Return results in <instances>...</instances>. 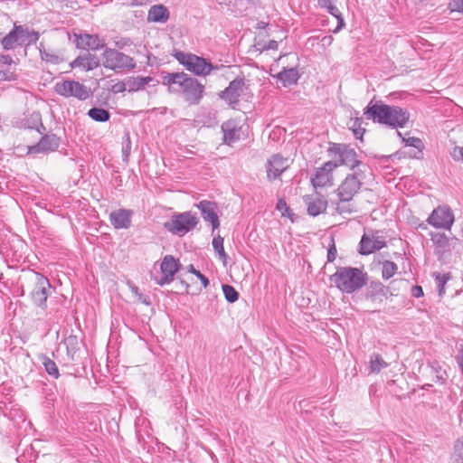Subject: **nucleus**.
Listing matches in <instances>:
<instances>
[{"label":"nucleus","instance_id":"obj_43","mask_svg":"<svg viewBox=\"0 0 463 463\" xmlns=\"http://www.w3.org/2000/svg\"><path fill=\"white\" fill-rule=\"evenodd\" d=\"M113 43L118 49H124L131 46L133 44V41L128 37H116L113 38Z\"/></svg>","mask_w":463,"mask_h":463},{"label":"nucleus","instance_id":"obj_2","mask_svg":"<svg viewBox=\"0 0 463 463\" xmlns=\"http://www.w3.org/2000/svg\"><path fill=\"white\" fill-rule=\"evenodd\" d=\"M364 115L367 119L392 128H404L410 119V113L405 109L373 101L365 107Z\"/></svg>","mask_w":463,"mask_h":463},{"label":"nucleus","instance_id":"obj_10","mask_svg":"<svg viewBox=\"0 0 463 463\" xmlns=\"http://www.w3.org/2000/svg\"><path fill=\"white\" fill-rule=\"evenodd\" d=\"M455 222V216L448 205H439L427 219V222L435 229L450 231Z\"/></svg>","mask_w":463,"mask_h":463},{"label":"nucleus","instance_id":"obj_45","mask_svg":"<svg viewBox=\"0 0 463 463\" xmlns=\"http://www.w3.org/2000/svg\"><path fill=\"white\" fill-rule=\"evenodd\" d=\"M337 250L333 237H330V242L327 249V261L333 262L336 258Z\"/></svg>","mask_w":463,"mask_h":463},{"label":"nucleus","instance_id":"obj_56","mask_svg":"<svg viewBox=\"0 0 463 463\" xmlns=\"http://www.w3.org/2000/svg\"><path fill=\"white\" fill-rule=\"evenodd\" d=\"M248 3V0H230L229 3L227 5H245L246 4Z\"/></svg>","mask_w":463,"mask_h":463},{"label":"nucleus","instance_id":"obj_32","mask_svg":"<svg viewBox=\"0 0 463 463\" xmlns=\"http://www.w3.org/2000/svg\"><path fill=\"white\" fill-rule=\"evenodd\" d=\"M42 364L46 371V373L54 379H58L60 377V373L58 366L54 361L49 358L45 354H42L40 357Z\"/></svg>","mask_w":463,"mask_h":463},{"label":"nucleus","instance_id":"obj_20","mask_svg":"<svg viewBox=\"0 0 463 463\" xmlns=\"http://www.w3.org/2000/svg\"><path fill=\"white\" fill-rule=\"evenodd\" d=\"M60 146V137L54 134L43 136L40 141L29 148L30 153H47L55 151Z\"/></svg>","mask_w":463,"mask_h":463},{"label":"nucleus","instance_id":"obj_33","mask_svg":"<svg viewBox=\"0 0 463 463\" xmlns=\"http://www.w3.org/2000/svg\"><path fill=\"white\" fill-rule=\"evenodd\" d=\"M213 247L214 251L216 252L220 260L222 261L223 265L227 264L228 255L224 250L223 247V238L220 235H217L213 240Z\"/></svg>","mask_w":463,"mask_h":463},{"label":"nucleus","instance_id":"obj_26","mask_svg":"<svg viewBox=\"0 0 463 463\" xmlns=\"http://www.w3.org/2000/svg\"><path fill=\"white\" fill-rule=\"evenodd\" d=\"M99 59L95 55H93L90 52L77 57L71 62L72 68L81 67L86 71L94 70L95 68L99 67Z\"/></svg>","mask_w":463,"mask_h":463},{"label":"nucleus","instance_id":"obj_46","mask_svg":"<svg viewBox=\"0 0 463 463\" xmlns=\"http://www.w3.org/2000/svg\"><path fill=\"white\" fill-rule=\"evenodd\" d=\"M405 145L408 146H412L418 149V152L421 151L422 142L419 137H411L408 138H402Z\"/></svg>","mask_w":463,"mask_h":463},{"label":"nucleus","instance_id":"obj_61","mask_svg":"<svg viewBox=\"0 0 463 463\" xmlns=\"http://www.w3.org/2000/svg\"><path fill=\"white\" fill-rule=\"evenodd\" d=\"M354 128H360V121L358 118L355 119L354 123V126H353Z\"/></svg>","mask_w":463,"mask_h":463},{"label":"nucleus","instance_id":"obj_18","mask_svg":"<svg viewBox=\"0 0 463 463\" xmlns=\"http://www.w3.org/2000/svg\"><path fill=\"white\" fill-rule=\"evenodd\" d=\"M134 212L130 209L120 208L109 213L110 224L117 230H127L132 225Z\"/></svg>","mask_w":463,"mask_h":463},{"label":"nucleus","instance_id":"obj_52","mask_svg":"<svg viewBox=\"0 0 463 463\" xmlns=\"http://www.w3.org/2000/svg\"><path fill=\"white\" fill-rule=\"evenodd\" d=\"M455 449L458 453V456L463 458V437L458 439Z\"/></svg>","mask_w":463,"mask_h":463},{"label":"nucleus","instance_id":"obj_34","mask_svg":"<svg viewBox=\"0 0 463 463\" xmlns=\"http://www.w3.org/2000/svg\"><path fill=\"white\" fill-rule=\"evenodd\" d=\"M151 80H152V78H150V77L138 76V77H135V78H130L127 82V84L128 86V90L129 91H137V90H142Z\"/></svg>","mask_w":463,"mask_h":463},{"label":"nucleus","instance_id":"obj_55","mask_svg":"<svg viewBox=\"0 0 463 463\" xmlns=\"http://www.w3.org/2000/svg\"><path fill=\"white\" fill-rule=\"evenodd\" d=\"M277 209L280 212H283V210L288 211V207L287 206V203L284 200H279L277 203Z\"/></svg>","mask_w":463,"mask_h":463},{"label":"nucleus","instance_id":"obj_12","mask_svg":"<svg viewBox=\"0 0 463 463\" xmlns=\"http://www.w3.org/2000/svg\"><path fill=\"white\" fill-rule=\"evenodd\" d=\"M430 240L434 246V253L439 260H445L451 252V241H458L456 237L449 238L442 232H430Z\"/></svg>","mask_w":463,"mask_h":463},{"label":"nucleus","instance_id":"obj_25","mask_svg":"<svg viewBox=\"0 0 463 463\" xmlns=\"http://www.w3.org/2000/svg\"><path fill=\"white\" fill-rule=\"evenodd\" d=\"M23 32V25L14 24V28L1 41L4 50L9 51L20 46V33Z\"/></svg>","mask_w":463,"mask_h":463},{"label":"nucleus","instance_id":"obj_38","mask_svg":"<svg viewBox=\"0 0 463 463\" xmlns=\"http://www.w3.org/2000/svg\"><path fill=\"white\" fill-rule=\"evenodd\" d=\"M222 288L224 298L229 303H233L238 300L239 293L232 286L224 284Z\"/></svg>","mask_w":463,"mask_h":463},{"label":"nucleus","instance_id":"obj_39","mask_svg":"<svg viewBox=\"0 0 463 463\" xmlns=\"http://www.w3.org/2000/svg\"><path fill=\"white\" fill-rule=\"evenodd\" d=\"M42 47H43V43L40 44V48H39L41 59L43 61H45L47 62H51L53 64H56L59 62V57L56 54L50 53L47 51H45L44 49H43Z\"/></svg>","mask_w":463,"mask_h":463},{"label":"nucleus","instance_id":"obj_5","mask_svg":"<svg viewBox=\"0 0 463 463\" xmlns=\"http://www.w3.org/2000/svg\"><path fill=\"white\" fill-rule=\"evenodd\" d=\"M329 154L334 157L332 163L339 165H345L349 167L353 172L357 168H366V165L357 159V154L355 150L345 144L332 143L328 148Z\"/></svg>","mask_w":463,"mask_h":463},{"label":"nucleus","instance_id":"obj_42","mask_svg":"<svg viewBox=\"0 0 463 463\" xmlns=\"http://www.w3.org/2000/svg\"><path fill=\"white\" fill-rule=\"evenodd\" d=\"M130 153H131V140H130L129 134L128 133L125 135V139H124V142L122 145V156H123L124 161L128 160V156H129Z\"/></svg>","mask_w":463,"mask_h":463},{"label":"nucleus","instance_id":"obj_21","mask_svg":"<svg viewBox=\"0 0 463 463\" xmlns=\"http://www.w3.org/2000/svg\"><path fill=\"white\" fill-rule=\"evenodd\" d=\"M197 207L200 209L203 220L211 222L213 231L218 229L220 226V221L216 213V204L213 202L204 200L200 202Z\"/></svg>","mask_w":463,"mask_h":463},{"label":"nucleus","instance_id":"obj_44","mask_svg":"<svg viewBox=\"0 0 463 463\" xmlns=\"http://www.w3.org/2000/svg\"><path fill=\"white\" fill-rule=\"evenodd\" d=\"M187 269L189 272L193 273L194 275H195V277H197L200 279L203 288H207L209 286V279L203 273L197 270L193 264H190L187 267Z\"/></svg>","mask_w":463,"mask_h":463},{"label":"nucleus","instance_id":"obj_3","mask_svg":"<svg viewBox=\"0 0 463 463\" xmlns=\"http://www.w3.org/2000/svg\"><path fill=\"white\" fill-rule=\"evenodd\" d=\"M330 281L342 292L351 294L367 282V274L358 268L339 267L330 276Z\"/></svg>","mask_w":463,"mask_h":463},{"label":"nucleus","instance_id":"obj_28","mask_svg":"<svg viewBox=\"0 0 463 463\" xmlns=\"http://www.w3.org/2000/svg\"><path fill=\"white\" fill-rule=\"evenodd\" d=\"M169 18V12L163 5H155L150 7L147 20L154 23H165Z\"/></svg>","mask_w":463,"mask_h":463},{"label":"nucleus","instance_id":"obj_1","mask_svg":"<svg viewBox=\"0 0 463 463\" xmlns=\"http://www.w3.org/2000/svg\"><path fill=\"white\" fill-rule=\"evenodd\" d=\"M162 82L168 86L169 92L182 95L189 105L199 104L204 94V85L184 71L167 72L162 76Z\"/></svg>","mask_w":463,"mask_h":463},{"label":"nucleus","instance_id":"obj_48","mask_svg":"<svg viewBox=\"0 0 463 463\" xmlns=\"http://www.w3.org/2000/svg\"><path fill=\"white\" fill-rule=\"evenodd\" d=\"M132 293L140 300L143 304L149 306L150 305V298L148 296L143 295L141 292H139V289L136 286L130 287Z\"/></svg>","mask_w":463,"mask_h":463},{"label":"nucleus","instance_id":"obj_23","mask_svg":"<svg viewBox=\"0 0 463 463\" xmlns=\"http://www.w3.org/2000/svg\"><path fill=\"white\" fill-rule=\"evenodd\" d=\"M77 47L99 51L106 48V44L104 40L100 39L98 34L84 33L77 37Z\"/></svg>","mask_w":463,"mask_h":463},{"label":"nucleus","instance_id":"obj_60","mask_svg":"<svg viewBox=\"0 0 463 463\" xmlns=\"http://www.w3.org/2000/svg\"><path fill=\"white\" fill-rule=\"evenodd\" d=\"M268 24L263 22V21H260L257 24V26L256 28L257 29H265L267 27Z\"/></svg>","mask_w":463,"mask_h":463},{"label":"nucleus","instance_id":"obj_35","mask_svg":"<svg viewBox=\"0 0 463 463\" xmlns=\"http://www.w3.org/2000/svg\"><path fill=\"white\" fill-rule=\"evenodd\" d=\"M430 373L434 374L436 378V382L443 383H445L447 379V372L445 369L442 368V366L439 364V362L433 361L429 364Z\"/></svg>","mask_w":463,"mask_h":463},{"label":"nucleus","instance_id":"obj_24","mask_svg":"<svg viewBox=\"0 0 463 463\" xmlns=\"http://www.w3.org/2000/svg\"><path fill=\"white\" fill-rule=\"evenodd\" d=\"M305 202L307 205V213L314 217L325 212L327 207V201L322 195L307 196Z\"/></svg>","mask_w":463,"mask_h":463},{"label":"nucleus","instance_id":"obj_51","mask_svg":"<svg viewBox=\"0 0 463 463\" xmlns=\"http://www.w3.org/2000/svg\"><path fill=\"white\" fill-rule=\"evenodd\" d=\"M411 293L412 297L419 298L423 296V289L420 286H413Z\"/></svg>","mask_w":463,"mask_h":463},{"label":"nucleus","instance_id":"obj_6","mask_svg":"<svg viewBox=\"0 0 463 463\" xmlns=\"http://www.w3.org/2000/svg\"><path fill=\"white\" fill-rule=\"evenodd\" d=\"M364 179V169L357 168L348 174L335 191L338 199L341 202H351L360 191Z\"/></svg>","mask_w":463,"mask_h":463},{"label":"nucleus","instance_id":"obj_4","mask_svg":"<svg viewBox=\"0 0 463 463\" xmlns=\"http://www.w3.org/2000/svg\"><path fill=\"white\" fill-rule=\"evenodd\" d=\"M174 57L187 71L196 76H208L213 71H217L220 68L218 65L212 64L205 58L190 52H175Z\"/></svg>","mask_w":463,"mask_h":463},{"label":"nucleus","instance_id":"obj_29","mask_svg":"<svg viewBox=\"0 0 463 463\" xmlns=\"http://www.w3.org/2000/svg\"><path fill=\"white\" fill-rule=\"evenodd\" d=\"M40 34L34 30H29L27 27L23 26V32L20 33V46H30L35 44L39 40Z\"/></svg>","mask_w":463,"mask_h":463},{"label":"nucleus","instance_id":"obj_19","mask_svg":"<svg viewBox=\"0 0 463 463\" xmlns=\"http://www.w3.org/2000/svg\"><path fill=\"white\" fill-rule=\"evenodd\" d=\"M288 167V159L280 155H273L268 161L267 175L269 180H275Z\"/></svg>","mask_w":463,"mask_h":463},{"label":"nucleus","instance_id":"obj_36","mask_svg":"<svg viewBox=\"0 0 463 463\" xmlns=\"http://www.w3.org/2000/svg\"><path fill=\"white\" fill-rule=\"evenodd\" d=\"M326 11L337 20L336 27L332 31L334 33H338L345 26V20L339 9L334 5L326 8Z\"/></svg>","mask_w":463,"mask_h":463},{"label":"nucleus","instance_id":"obj_40","mask_svg":"<svg viewBox=\"0 0 463 463\" xmlns=\"http://www.w3.org/2000/svg\"><path fill=\"white\" fill-rule=\"evenodd\" d=\"M350 202H341L339 200L335 204V210L339 214L352 213L354 207L349 203Z\"/></svg>","mask_w":463,"mask_h":463},{"label":"nucleus","instance_id":"obj_17","mask_svg":"<svg viewBox=\"0 0 463 463\" xmlns=\"http://www.w3.org/2000/svg\"><path fill=\"white\" fill-rule=\"evenodd\" d=\"M222 132L223 134V144L232 146L241 137L242 126L235 119H229L222 123Z\"/></svg>","mask_w":463,"mask_h":463},{"label":"nucleus","instance_id":"obj_16","mask_svg":"<svg viewBox=\"0 0 463 463\" xmlns=\"http://www.w3.org/2000/svg\"><path fill=\"white\" fill-rule=\"evenodd\" d=\"M245 86L243 78H236L232 80L229 86L222 92L221 98L232 108L239 103V99L243 92Z\"/></svg>","mask_w":463,"mask_h":463},{"label":"nucleus","instance_id":"obj_13","mask_svg":"<svg viewBox=\"0 0 463 463\" xmlns=\"http://www.w3.org/2000/svg\"><path fill=\"white\" fill-rule=\"evenodd\" d=\"M336 165L332 161L326 162L321 167L316 169L311 177L312 185L317 188L331 186L333 184V171Z\"/></svg>","mask_w":463,"mask_h":463},{"label":"nucleus","instance_id":"obj_49","mask_svg":"<svg viewBox=\"0 0 463 463\" xmlns=\"http://www.w3.org/2000/svg\"><path fill=\"white\" fill-rule=\"evenodd\" d=\"M449 154L453 160L463 161V146H455Z\"/></svg>","mask_w":463,"mask_h":463},{"label":"nucleus","instance_id":"obj_30","mask_svg":"<svg viewBox=\"0 0 463 463\" xmlns=\"http://www.w3.org/2000/svg\"><path fill=\"white\" fill-rule=\"evenodd\" d=\"M87 115L96 122H107L110 118L109 111L102 108H91Z\"/></svg>","mask_w":463,"mask_h":463},{"label":"nucleus","instance_id":"obj_31","mask_svg":"<svg viewBox=\"0 0 463 463\" xmlns=\"http://www.w3.org/2000/svg\"><path fill=\"white\" fill-rule=\"evenodd\" d=\"M388 363L380 354L375 353L371 354L369 362L370 373H378L382 369L388 367Z\"/></svg>","mask_w":463,"mask_h":463},{"label":"nucleus","instance_id":"obj_37","mask_svg":"<svg viewBox=\"0 0 463 463\" xmlns=\"http://www.w3.org/2000/svg\"><path fill=\"white\" fill-rule=\"evenodd\" d=\"M398 269V266L393 261L385 260L382 264V277L383 279H391Z\"/></svg>","mask_w":463,"mask_h":463},{"label":"nucleus","instance_id":"obj_27","mask_svg":"<svg viewBox=\"0 0 463 463\" xmlns=\"http://www.w3.org/2000/svg\"><path fill=\"white\" fill-rule=\"evenodd\" d=\"M277 80L280 81L285 87L297 84L300 75L297 68L284 67L276 76Z\"/></svg>","mask_w":463,"mask_h":463},{"label":"nucleus","instance_id":"obj_7","mask_svg":"<svg viewBox=\"0 0 463 463\" xmlns=\"http://www.w3.org/2000/svg\"><path fill=\"white\" fill-rule=\"evenodd\" d=\"M103 66L114 71L132 70L136 67L134 58L113 48H105L102 53Z\"/></svg>","mask_w":463,"mask_h":463},{"label":"nucleus","instance_id":"obj_11","mask_svg":"<svg viewBox=\"0 0 463 463\" xmlns=\"http://www.w3.org/2000/svg\"><path fill=\"white\" fill-rule=\"evenodd\" d=\"M34 278L35 286L31 293L32 299L36 306L45 308L51 288L50 281L46 277L38 272L34 274Z\"/></svg>","mask_w":463,"mask_h":463},{"label":"nucleus","instance_id":"obj_15","mask_svg":"<svg viewBox=\"0 0 463 463\" xmlns=\"http://www.w3.org/2000/svg\"><path fill=\"white\" fill-rule=\"evenodd\" d=\"M377 232L371 234L364 233L360 241L359 253L362 255H369L386 246V241L382 236L376 235Z\"/></svg>","mask_w":463,"mask_h":463},{"label":"nucleus","instance_id":"obj_59","mask_svg":"<svg viewBox=\"0 0 463 463\" xmlns=\"http://www.w3.org/2000/svg\"><path fill=\"white\" fill-rule=\"evenodd\" d=\"M353 130L356 137H362L364 132V129L361 128H354Z\"/></svg>","mask_w":463,"mask_h":463},{"label":"nucleus","instance_id":"obj_9","mask_svg":"<svg viewBox=\"0 0 463 463\" xmlns=\"http://www.w3.org/2000/svg\"><path fill=\"white\" fill-rule=\"evenodd\" d=\"M197 218L190 212L175 214L171 220L164 223L169 232L183 236L197 225Z\"/></svg>","mask_w":463,"mask_h":463},{"label":"nucleus","instance_id":"obj_41","mask_svg":"<svg viewBox=\"0 0 463 463\" xmlns=\"http://www.w3.org/2000/svg\"><path fill=\"white\" fill-rule=\"evenodd\" d=\"M255 47L260 52H264L268 50H278L279 43L275 40H269L267 43H257Z\"/></svg>","mask_w":463,"mask_h":463},{"label":"nucleus","instance_id":"obj_8","mask_svg":"<svg viewBox=\"0 0 463 463\" xmlns=\"http://www.w3.org/2000/svg\"><path fill=\"white\" fill-rule=\"evenodd\" d=\"M54 91L60 96L75 98L79 100H86L91 95V90L89 87L73 80L57 82L54 86Z\"/></svg>","mask_w":463,"mask_h":463},{"label":"nucleus","instance_id":"obj_54","mask_svg":"<svg viewBox=\"0 0 463 463\" xmlns=\"http://www.w3.org/2000/svg\"><path fill=\"white\" fill-rule=\"evenodd\" d=\"M317 2L321 8L326 9L330 5H334L335 0H317Z\"/></svg>","mask_w":463,"mask_h":463},{"label":"nucleus","instance_id":"obj_57","mask_svg":"<svg viewBox=\"0 0 463 463\" xmlns=\"http://www.w3.org/2000/svg\"><path fill=\"white\" fill-rule=\"evenodd\" d=\"M113 90L115 92H121L126 90V84L123 82H118L113 87Z\"/></svg>","mask_w":463,"mask_h":463},{"label":"nucleus","instance_id":"obj_14","mask_svg":"<svg viewBox=\"0 0 463 463\" xmlns=\"http://www.w3.org/2000/svg\"><path fill=\"white\" fill-rule=\"evenodd\" d=\"M180 263L172 255H165L161 262L160 269L162 277L156 279V283L159 286H165L174 280L175 274L179 270Z\"/></svg>","mask_w":463,"mask_h":463},{"label":"nucleus","instance_id":"obj_58","mask_svg":"<svg viewBox=\"0 0 463 463\" xmlns=\"http://www.w3.org/2000/svg\"><path fill=\"white\" fill-rule=\"evenodd\" d=\"M321 42L323 45H330L333 42V37L331 35L324 36Z\"/></svg>","mask_w":463,"mask_h":463},{"label":"nucleus","instance_id":"obj_47","mask_svg":"<svg viewBox=\"0 0 463 463\" xmlns=\"http://www.w3.org/2000/svg\"><path fill=\"white\" fill-rule=\"evenodd\" d=\"M449 275L443 274H438L436 276V281L438 283V288H439V294L441 296L445 292V285L447 281L449 280Z\"/></svg>","mask_w":463,"mask_h":463},{"label":"nucleus","instance_id":"obj_50","mask_svg":"<svg viewBox=\"0 0 463 463\" xmlns=\"http://www.w3.org/2000/svg\"><path fill=\"white\" fill-rule=\"evenodd\" d=\"M449 6L452 12L463 13V0H449Z\"/></svg>","mask_w":463,"mask_h":463},{"label":"nucleus","instance_id":"obj_22","mask_svg":"<svg viewBox=\"0 0 463 463\" xmlns=\"http://www.w3.org/2000/svg\"><path fill=\"white\" fill-rule=\"evenodd\" d=\"M389 288L380 281H372L366 289V298L375 304H382L386 298Z\"/></svg>","mask_w":463,"mask_h":463},{"label":"nucleus","instance_id":"obj_53","mask_svg":"<svg viewBox=\"0 0 463 463\" xmlns=\"http://www.w3.org/2000/svg\"><path fill=\"white\" fill-rule=\"evenodd\" d=\"M0 63L4 65H10L13 63V59L10 55H0Z\"/></svg>","mask_w":463,"mask_h":463}]
</instances>
